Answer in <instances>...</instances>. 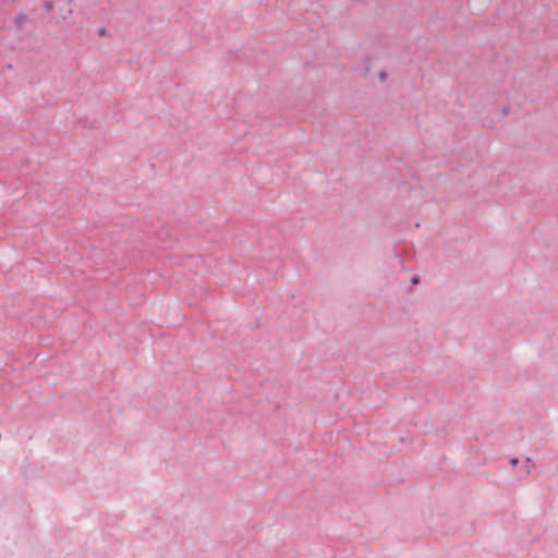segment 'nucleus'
Masks as SVG:
<instances>
[{
	"mask_svg": "<svg viewBox=\"0 0 558 558\" xmlns=\"http://www.w3.org/2000/svg\"><path fill=\"white\" fill-rule=\"evenodd\" d=\"M418 279L417 278H414L413 279V283H417Z\"/></svg>",
	"mask_w": 558,
	"mask_h": 558,
	"instance_id": "20e7f679",
	"label": "nucleus"
},
{
	"mask_svg": "<svg viewBox=\"0 0 558 558\" xmlns=\"http://www.w3.org/2000/svg\"><path fill=\"white\" fill-rule=\"evenodd\" d=\"M387 76L388 75H387V72L385 70H380L378 72V78H379L380 82H385L387 80Z\"/></svg>",
	"mask_w": 558,
	"mask_h": 558,
	"instance_id": "f257e3e1",
	"label": "nucleus"
},
{
	"mask_svg": "<svg viewBox=\"0 0 558 558\" xmlns=\"http://www.w3.org/2000/svg\"><path fill=\"white\" fill-rule=\"evenodd\" d=\"M372 60L367 59L364 61V64H365V72L368 71V68H369V64H371Z\"/></svg>",
	"mask_w": 558,
	"mask_h": 558,
	"instance_id": "f03ea898",
	"label": "nucleus"
},
{
	"mask_svg": "<svg viewBox=\"0 0 558 558\" xmlns=\"http://www.w3.org/2000/svg\"><path fill=\"white\" fill-rule=\"evenodd\" d=\"M511 463H512V464H515V463H517V459H512V460H511Z\"/></svg>",
	"mask_w": 558,
	"mask_h": 558,
	"instance_id": "7ed1b4c3",
	"label": "nucleus"
}]
</instances>
